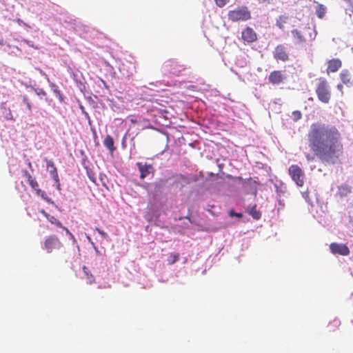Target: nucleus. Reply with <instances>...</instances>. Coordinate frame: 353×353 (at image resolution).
Listing matches in <instances>:
<instances>
[{"mask_svg": "<svg viewBox=\"0 0 353 353\" xmlns=\"http://www.w3.org/2000/svg\"><path fill=\"white\" fill-rule=\"evenodd\" d=\"M308 146L314 154L325 165L340 163L343 154L341 134L332 125L314 123L307 133Z\"/></svg>", "mask_w": 353, "mask_h": 353, "instance_id": "1", "label": "nucleus"}, {"mask_svg": "<svg viewBox=\"0 0 353 353\" xmlns=\"http://www.w3.org/2000/svg\"><path fill=\"white\" fill-rule=\"evenodd\" d=\"M318 99L323 103H328L331 99V90L327 81L323 77L316 79V90Z\"/></svg>", "mask_w": 353, "mask_h": 353, "instance_id": "2", "label": "nucleus"}, {"mask_svg": "<svg viewBox=\"0 0 353 353\" xmlns=\"http://www.w3.org/2000/svg\"><path fill=\"white\" fill-rule=\"evenodd\" d=\"M228 18L232 22L246 21L251 19V12L245 6H238L228 12Z\"/></svg>", "mask_w": 353, "mask_h": 353, "instance_id": "3", "label": "nucleus"}, {"mask_svg": "<svg viewBox=\"0 0 353 353\" xmlns=\"http://www.w3.org/2000/svg\"><path fill=\"white\" fill-rule=\"evenodd\" d=\"M22 175L24 178L26 179L27 182L29 183V185H30L32 189L35 191L37 196H41L43 200L46 201L48 203H52V201H51V199H50L47 196V194L46 193V192L41 190L39 188V183L35 180V179L34 177H32V176L30 174V173L28 170H23Z\"/></svg>", "mask_w": 353, "mask_h": 353, "instance_id": "4", "label": "nucleus"}, {"mask_svg": "<svg viewBox=\"0 0 353 353\" xmlns=\"http://www.w3.org/2000/svg\"><path fill=\"white\" fill-rule=\"evenodd\" d=\"M63 247L60 239L54 234L47 236L43 243V249L47 253H52L54 251L59 250Z\"/></svg>", "mask_w": 353, "mask_h": 353, "instance_id": "5", "label": "nucleus"}, {"mask_svg": "<svg viewBox=\"0 0 353 353\" xmlns=\"http://www.w3.org/2000/svg\"><path fill=\"white\" fill-rule=\"evenodd\" d=\"M164 71L167 73L179 76L181 72L186 69L184 64L174 60H168L163 65Z\"/></svg>", "mask_w": 353, "mask_h": 353, "instance_id": "6", "label": "nucleus"}, {"mask_svg": "<svg viewBox=\"0 0 353 353\" xmlns=\"http://www.w3.org/2000/svg\"><path fill=\"white\" fill-rule=\"evenodd\" d=\"M288 172L292 179L299 187H302L304 185V172L299 165H290Z\"/></svg>", "mask_w": 353, "mask_h": 353, "instance_id": "7", "label": "nucleus"}, {"mask_svg": "<svg viewBox=\"0 0 353 353\" xmlns=\"http://www.w3.org/2000/svg\"><path fill=\"white\" fill-rule=\"evenodd\" d=\"M273 57L277 61L287 62L290 60L288 49L284 44H279L275 47Z\"/></svg>", "mask_w": 353, "mask_h": 353, "instance_id": "8", "label": "nucleus"}, {"mask_svg": "<svg viewBox=\"0 0 353 353\" xmlns=\"http://www.w3.org/2000/svg\"><path fill=\"white\" fill-rule=\"evenodd\" d=\"M44 161L46 163L47 170H49L50 174L52 176L57 190H61V184L59 181V177L57 172V168H56L54 162L52 160H49L47 158L44 159Z\"/></svg>", "mask_w": 353, "mask_h": 353, "instance_id": "9", "label": "nucleus"}, {"mask_svg": "<svg viewBox=\"0 0 353 353\" xmlns=\"http://www.w3.org/2000/svg\"><path fill=\"white\" fill-rule=\"evenodd\" d=\"M330 249L333 254L347 256L350 254L349 248L343 243H332L330 245Z\"/></svg>", "mask_w": 353, "mask_h": 353, "instance_id": "10", "label": "nucleus"}, {"mask_svg": "<svg viewBox=\"0 0 353 353\" xmlns=\"http://www.w3.org/2000/svg\"><path fill=\"white\" fill-rule=\"evenodd\" d=\"M285 79V75L281 70H274L270 72L268 80L273 85H279Z\"/></svg>", "mask_w": 353, "mask_h": 353, "instance_id": "11", "label": "nucleus"}, {"mask_svg": "<svg viewBox=\"0 0 353 353\" xmlns=\"http://www.w3.org/2000/svg\"><path fill=\"white\" fill-rule=\"evenodd\" d=\"M241 37L247 43H253L257 40L256 32L250 27H247L242 31Z\"/></svg>", "mask_w": 353, "mask_h": 353, "instance_id": "12", "label": "nucleus"}, {"mask_svg": "<svg viewBox=\"0 0 353 353\" xmlns=\"http://www.w3.org/2000/svg\"><path fill=\"white\" fill-rule=\"evenodd\" d=\"M138 169L140 172V179H145L150 173L153 174L154 168L151 164L143 163L141 162H137L136 163Z\"/></svg>", "mask_w": 353, "mask_h": 353, "instance_id": "13", "label": "nucleus"}, {"mask_svg": "<svg viewBox=\"0 0 353 353\" xmlns=\"http://www.w3.org/2000/svg\"><path fill=\"white\" fill-rule=\"evenodd\" d=\"M342 62L339 59H332L327 61V68L326 72L327 74L330 72H336L341 67Z\"/></svg>", "mask_w": 353, "mask_h": 353, "instance_id": "14", "label": "nucleus"}, {"mask_svg": "<svg viewBox=\"0 0 353 353\" xmlns=\"http://www.w3.org/2000/svg\"><path fill=\"white\" fill-rule=\"evenodd\" d=\"M352 192L351 187L347 184H343L338 188L337 195L340 197L347 196Z\"/></svg>", "mask_w": 353, "mask_h": 353, "instance_id": "15", "label": "nucleus"}, {"mask_svg": "<svg viewBox=\"0 0 353 353\" xmlns=\"http://www.w3.org/2000/svg\"><path fill=\"white\" fill-rule=\"evenodd\" d=\"M103 145L109 150L110 152H113L116 150V148L114 145L113 138L109 134L106 135L105 137L103 140Z\"/></svg>", "mask_w": 353, "mask_h": 353, "instance_id": "16", "label": "nucleus"}, {"mask_svg": "<svg viewBox=\"0 0 353 353\" xmlns=\"http://www.w3.org/2000/svg\"><path fill=\"white\" fill-rule=\"evenodd\" d=\"M340 79L343 83L347 86L352 84L350 74L347 70H343L341 72Z\"/></svg>", "mask_w": 353, "mask_h": 353, "instance_id": "17", "label": "nucleus"}, {"mask_svg": "<svg viewBox=\"0 0 353 353\" xmlns=\"http://www.w3.org/2000/svg\"><path fill=\"white\" fill-rule=\"evenodd\" d=\"M291 34L293 36V37L295 39L296 43H301L305 42V38L304 37V36L301 34V32L299 30H298L296 29L292 30L291 31Z\"/></svg>", "mask_w": 353, "mask_h": 353, "instance_id": "18", "label": "nucleus"}, {"mask_svg": "<svg viewBox=\"0 0 353 353\" xmlns=\"http://www.w3.org/2000/svg\"><path fill=\"white\" fill-rule=\"evenodd\" d=\"M82 270H83V273L85 274V275L86 276V282H87V283H88L90 285L94 283L95 282V278L91 274V272L89 270V269L86 266H83Z\"/></svg>", "mask_w": 353, "mask_h": 353, "instance_id": "19", "label": "nucleus"}, {"mask_svg": "<svg viewBox=\"0 0 353 353\" xmlns=\"http://www.w3.org/2000/svg\"><path fill=\"white\" fill-rule=\"evenodd\" d=\"M249 214L256 220H259L261 216V213L256 209V205L250 208Z\"/></svg>", "mask_w": 353, "mask_h": 353, "instance_id": "20", "label": "nucleus"}, {"mask_svg": "<svg viewBox=\"0 0 353 353\" xmlns=\"http://www.w3.org/2000/svg\"><path fill=\"white\" fill-rule=\"evenodd\" d=\"M288 19V18L286 16H284V15L279 16L278 17V19H276V22L277 27L279 29L283 30L284 28V24L286 23Z\"/></svg>", "mask_w": 353, "mask_h": 353, "instance_id": "21", "label": "nucleus"}, {"mask_svg": "<svg viewBox=\"0 0 353 353\" xmlns=\"http://www.w3.org/2000/svg\"><path fill=\"white\" fill-rule=\"evenodd\" d=\"M179 254L178 253H171L168 259V264H170V265L174 264L175 262H176L179 260Z\"/></svg>", "mask_w": 353, "mask_h": 353, "instance_id": "22", "label": "nucleus"}, {"mask_svg": "<svg viewBox=\"0 0 353 353\" xmlns=\"http://www.w3.org/2000/svg\"><path fill=\"white\" fill-rule=\"evenodd\" d=\"M48 221L50 223H51L52 224L55 225L58 228H63V225H62V223L58 219H57L54 216L50 215L49 219H48Z\"/></svg>", "mask_w": 353, "mask_h": 353, "instance_id": "23", "label": "nucleus"}, {"mask_svg": "<svg viewBox=\"0 0 353 353\" xmlns=\"http://www.w3.org/2000/svg\"><path fill=\"white\" fill-rule=\"evenodd\" d=\"M22 98H23V102L26 104V105L27 108L28 109V110L30 112H31L32 106H31L30 102L29 101L28 97L26 95H24V96H23Z\"/></svg>", "mask_w": 353, "mask_h": 353, "instance_id": "24", "label": "nucleus"}, {"mask_svg": "<svg viewBox=\"0 0 353 353\" xmlns=\"http://www.w3.org/2000/svg\"><path fill=\"white\" fill-rule=\"evenodd\" d=\"M228 2L229 0H215L216 5L219 8L223 7Z\"/></svg>", "mask_w": 353, "mask_h": 353, "instance_id": "25", "label": "nucleus"}, {"mask_svg": "<svg viewBox=\"0 0 353 353\" xmlns=\"http://www.w3.org/2000/svg\"><path fill=\"white\" fill-rule=\"evenodd\" d=\"M294 121H298L301 118V113L299 111H294L292 112Z\"/></svg>", "mask_w": 353, "mask_h": 353, "instance_id": "26", "label": "nucleus"}, {"mask_svg": "<svg viewBox=\"0 0 353 353\" xmlns=\"http://www.w3.org/2000/svg\"><path fill=\"white\" fill-rule=\"evenodd\" d=\"M95 230H97L98 232V233L101 235L104 239H107L108 237V235L106 232H105L104 231L100 230L99 228H95Z\"/></svg>", "mask_w": 353, "mask_h": 353, "instance_id": "27", "label": "nucleus"}, {"mask_svg": "<svg viewBox=\"0 0 353 353\" xmlns=\"http://www.w3.org/2000/svg\"><path fill=\"white\" fill-rule=\"evenodd\" d=\"M305 157L308 162L313 161L314 159V157L308 153L305 154Z\"/></svg>", "mask_w": 353, "mask_h": 353, "instance_id": "28", "label": "nucleus"}, {"mask_svg": "<svg viewBox=\"0 0 353 353\" xmlns=\"http://www.w3.org/2000/svg\"><path fill=\"white\" fill-rule=\"evenodd\" d=\"M63 230L65 231V233L70 236V237L72 239H74V235L70 232V230L65 228V226H63V228H61Z\"/></svg>", "mask_w": 353, "mask_h": 353, "instance_id": "29", "label": "nucleus"}, {"mask_svg": "<svg viewBox=\"0 0 353 353\" xmlns=\"http://www.w3.org/2000/svg\"><path fill=\"white\" fill-rule=\"evenodd\" d=\"M259 3H262V4L268 5V4L272 3H273V0H259Z\"/></svg>", "mask_w": 353, "mask_h": 353, "instance_id": "30", "label": "nucleus"}, {"mask_svg": "<svg viewBox=\"0 0 353 353\" xmlns=\"http://www.w3.org/2000/svg\"><path fill=\"white\" fill-rule=\"evenodd\" d=\"M230 215L231 216H237V217H242V214H241V213H235V212H234V211H232V210L230 212Z\"/></svg>", "mask_w": 353, "mask_h": 353, "instance_id": "31", "label": "nucleus"}, {"mask_svg": "<svg viewBox=\"0 0 353 353\" xmlns=\"http://www.w3.org/2000/svg\"><path fill=\"white\" fill-rule=\"evenodd\" d=\"M39 212L47 219V220L49 219L50 215L48 214L44 210H41Z\"/></svg>", "mask_w": 353, "mask_h": 353, "instance_id": "32", "label": "nucleus"}, {"mask_svg": "<svg viewBox=\"0 0 353 353\" xmlns=\"http://www.w3.org/2000/svg\"><path fill=\"white\" fill-rule=\"evenodd\" d=\"M337 88L341 92H343V85L341 84L337 85Z\"/></svg>", "mask_w": 353, "mask_h": 353, "instance_id": "33", "label": "nucleus"}, {"mask_svg": "<svg viewBox=\"0 0 353 353\" xmlns=\"http://www.w3.org/2000/svg\"><path fill=\"white\" fill-rule=\"evenodd\" d=\"M28 165L30 169L32 170V163L30 161H28Z\"/></svg>", "mask_w": 353, "mask_h": 353, "instance_id": "34", "label": "nucleus"}, {"mask_svg": "<svg viewBox=\"0 0 353 353\" xmlns=\"http://www.w3.org/2000/svg\"><path fill=\"white\" fill-rule=\"evenodd\" d=\"M89 178L91 179V181H94V177L92 176V175H90L89 174Z\"/></svg>", "mask_w": 353, "mask_h": 353, "instance_id": "35", "label": "nucleus"}, {"mask_svg": "<svg viewBox=\"0 0 353 353\" xmlns=\"http://www.w3.org/2000/svg\"><path fill=\"white\" fill-rule=\"evenodd\" d=\"M54 92L55 93H57V94H60V93H59V91L58 90V89H57V88H55V89L54 90Z\"/></svg>", "mask_w": 353, "mask_h": 353, "instance_id": "36", "label": "nucleus"}, {"mask_svg": "<svg viewBox=\"0 0 353 353\" xmlns=\"http://www.w3.org/2000/svg\"><path fill=\"white\" fill-rule=\"evenodd\" d=\"M318 16H319L320 18H321V17H322V15H321L320 13H319V14H318Z\"/></svg>", "mask_w": 353, "mask_h": 353, "instance_id": "37", "label": "nucleus"}]
</instances>
